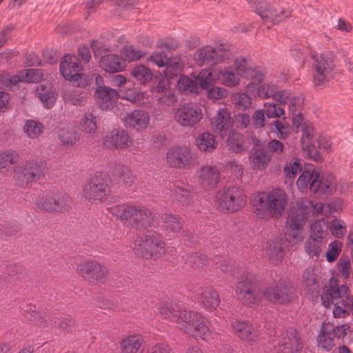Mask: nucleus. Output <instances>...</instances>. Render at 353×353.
Instances as JSON below:
<instances>
[{
	"label": "nucleus",
	"mask_w": 353,
	"mask_h": 353,
	"mask_svg": "<svg viewBox=\"0 0 353 353\" xmlns=\"http://www.w3.org/2000/svg\"><path fill=\"white\" fill-rule=\"evenodd\" d=\"M159 312L162 318L174 323L179 330L195 339L211 343L220 338V334L212 331L205 317L197 312L187 310L176 304H166L159 308Z\"/></svg>",
	"instance_id": "f257e3e1"
},
{
	"label": "nucleus",
	"mask_w": 353,
	"mask_h": 353,
	"mask_svg": "<svg viewBox=\"0 0 353 353\" xmlns=\"http://www.w3.org/2000/svg\"><path fill=\"white\" fill-rule=\"evenodd\" d=\"M288 204V194L281 188L259 192L252 200L254 212L256 216L261 219L281 216L284 214Z\"/></svg>",
	"instance_id": "f03ea898"
},
{
	"label": "nucleus",
	"mask_w": 353,
	"mask_h": 353,
	"mask_svg": "<svg viewBox=\"0 0 353 353\" xmlns=\"http://www.w3.org/2000/svg\"><path fill=\"white\" fill-rule=\"evenodd\" d=\"M219 78L223 85L232 88L237 86L242 78L261 82L263 80V74L245 59L239 57L235 60L232 66L221 68L219 70Z\"/></svg>",
	"instance_id": "7ed1b4c3"
},
{
	"label": "nucleus",
	"mask_w": 353,
	"mask_h": 353,
	"mask_svg": "<svg viewBox=\"0 0 353 353\" xmlns=\"http://www.w3.org/2000/svg\"><path fill=\"white\" fill-rule=\"evenodd\" d=\"M110 211L124 224H130L137 229L146 228L152 224L151 212L144 206L117 205L112 207Z\"/></svg>",
	"instance_id": "20e7f679"
},
{
	"label": "nucleus",
	"mask_w": 353,
	"mask_h": 353,
	"mask_svg": "<svg viewBox=\"0 0 353 353\" xmlns=\"http://www.w3.org/2000/svg\"><path fill=\"white\" fill-rule=\"evenodd\" d=\"M110 179L108 174L97 172L91 175L83 188V198L92 203L105 201L111 192Z\"/></svg>",
	"instance_id": "39448f33"
},
{
	"label": "nucleus",
	"mask_w": 353,
	"mask_h": 353,
	"mask_svg": "<svg viewBox=\"0 0 353 353\" xmlns=\"http://www.w3.org/2000/svg\"><path fill=\"white\" fill-rule=\"evenodd\" d=\"M308 218L307 208L298 204L292 209L285 225L286 240L292 243H297L303 240V228Z\"/></svg>",
	"instance_id": "423d86ee"
},
{
	"label": "nucleus",
	"mask_w": 353,
	"mask_h": 353,
	"mask_svg": "<svg viewBox=\"0 0 353 353\" xmlns=\"http://www.w3.org/2000/svg\"><path fill=\"white\" fill-rule=\"evenodd\" d=\"M215 202L221 210L234 212L245 205L247 196L239 187L230 186L218 191Z\"/></svg>",
	"instance_id": "0eeeda50"
},
{
	"label": "nucleus",
	"mask_w": 353,
	"mask_h": 353,
	"mask_svg": "<svg viewBox=\"0 0 353 353\" xmlns=\"http://www.w3.org/2000/svg\"><path fill=\"white\" fill-rule=\"evenodd\" d=\"M263 296L270 302L284 305L296 298V290L291 282L280 279L269 284L263 290Z\"/></svg>",
	"instance_id": "6e6552de"
},
{
	"label": "nucleus",
	"mask_w": 353,
	"mask_h": 353,
	"mask_svg": "<svg viewBox=\"0 0 353 353\" xmlns=\"http://www.w3.org/2000/svg\"><path fill=\"white\" fill-rule=\"evenodd\" d=\"M134 249L144 258L157 259L165 253V243L156 232H150L137 239Z\"/></svg>",
	"instance_id": "1a4fd4ad"
},
{
	"label": "nucleus",
	"mask_w": 353,
	"mask_h": 353,
	"mask_svg": "<svg viewBox=\"0 0 353 353\" xmlns=\"http://www.w3.org/2000/svg\"><path fill=\"white\" fill-rule=\"evenodd\" d=\"M249 3L265 23L276 25L291 15L288 9H276L263 0H248Z\"/></svg>",
	"instance_id": "9d476101"
},
{
	"label": "nucleus",
	"mask_w": 353,
	"mask_h": 353,
	"mask_svg": "<svg viewBox=\"0 0 353 353\" xmlns=\"http://www.w3.org/2000/svg\"><path fill=\"white\" fill-rule=\"evenodd\" d=\"M46 164L41 161H27L14 170V178L20 185L35 183L44 176Z\"/></svg>",
	"instance_id": "9b49d317"
},
{
	"label": "nucleus",
	"mask_w": 353,
	"mask_h": 353,
	"mask_svg": "<svg viewBox=\"0 0 353 353\" xmlns=\"http://www.w3.org/2000/svg\"><path fill=\"white\" fill-rule=\"evenodd\" d=\"M231 52L221 44L216 47L205 46L199 49L194 55L197 65L201 66L208 63H216L229 60Z\"/></svg>",
	"instance_id": "f8f14e48"
},
{
	"label": "nucleus",
	"mask_w": 353,
	"mask_h": 353,
	"mask_svg": "<svg viewBox=\"0 0 353 353\" xmlns=\"http://www.w3.org/2000/svg\"><path fill=\"white\" fill-rule=\"evenodd\" d=\"M70 203L71 201L65 194L52 192L43 193L37 202L38 208L50 212L68 211Z\"/></svg>",
	"instance_id": "ddd939ff"
},
{
	"label": "nucleus",
	"mask_w": 353,
	"mask_h": 353,
	"mask_svg": "<svg viewBox=\"0 0 353 353\" xmlns=\"http://www.w3.org/2000/svg\"><path fill=\"white\" fill-rule=\"evenodd\" d=\"M77 273L90 282L103 283L108 276V268L95 261H81L77 266Z\"/></svg>",
	"instance_id": "4468645a"
},
{
	"label": "nucleus",
	"mask_w": 353,
	"mask_h": 353,
	"mask_svg": "<svg viewBox=\"0 0 353 353\" xmlns=\"http://www.w3.org/2000/svg\"><path fill=\"white\" fill-rule=\"evenodd\" d=\"M298 172H301L296 181L298 188L301 191H305L307 189L310 190L311 184L314 178L317 176L319 172L312 168H308L302 170L300 163L297 161L287 164L284 167L285 176L290 179H294Z\"/></svg>",
	"instance_id": "2eb2a0df"
},
{
	"label": "nucleus",
	"mask_w": 353,
	"mask_h": 353,
	"mask_svg": "<svg viewBox=\"0 0 353 353\" xmlns=\"http://www.w3.org/2000/svg\"><path fill=\"white\" fill-rule=\"evenodd\" d=\"M175 121L182 127H192L203 118L201 108L195 103H186L174 112Z\"/></svg>",
	"instance_id": "dca6fc26"
},
{
	"label": "nucleus",
	"mask_w": 353,
	"mask_h": 353,
	"mask_svg": "<svg viewBox=\"0 0 353 353\" xmlns=\"http://www.w3.org/2000/svg\"><path fill=\"white\" fill-rule=\"evenodd\" d=\"M257 290L258 286L255 277L248 273L236 283L235 294L237 299L243 304L251 305L256 303Z\"/></svg>",
	"instance_id": "f3484780"
},
{
	"label": "nucleus",
	"mask_w": 353,
	"mask_h": 353,
	"mask_svg": "<svg viewBox=\"0 0 353 353\" xmlns=\"http://www.w3.org/2000/svg\"><path fill=\"white\" fill-rule=\"evenodd\" d=\"M276 350L279 353H300L302 345L296 330L289 328L281 332Z\"/></svg>",
	"instance_id": "a211bd4d"
},
{
	"label": "nucleus",
	"mask_w": 353,
	"mask_h": 353,
	"mask_svg": "<svg viewBox=\"0 0 353 353\" xmlns=\"http://www.w3.org/2000/svg\"><path fill=\"white\" fill-rule=\"evenodd\" d=\"M316 62L313 81L316 86L323 85L332 77L334 64L332 59L325 54L316 59Z\"/></svg>",
	"instance_id": "6ab92c4d"
},
{
	"label": "nucleus",
	"mask_w": 353,
	"mask_h": 353,
	"mask_svg": "<svg viewBox=\"0 0 353 353\" xmlns=\"http://www.w3.org/2000/svg\"><path fill=\"white\" fill-rule=\"evenodd\" d=\"M292 124L297 130L302 132L301 143L303 150L312 154L314 147L313 145L314 129L310 124L304 122V119L300 112L292 115Z\"/></svg>",
	"instance_id": "aec40b11"
},
{
	"label": "nucleus",
	"mask_w": 353,
	"mask_h": 353,
	"mask_svg": "<svg viewBox=\"0 0 353 353\" xmlns=\"http://www.w3.org/2000/svg\"><path fill=\"white\" fill-rule=\"evenodd\" d=\"M59 68L63 77L70 81H78L83 74V68L76 56L65 55L61 61Z\"/></svg>",
	"instance_id": "412c9836"
},
{
	"label": "nucleus",
	"mask_w": 353,
	"mask_h": 353,
	"mask_svg": "<svg viewBox=\"0 0 353 353\" xmlns=\"http://www.w3.org/2000/svg\"><path fill=\"white\" fill-rule=\"evenodd\" d=\"M336 189V179L332 174H323L321 176L319 173L314 178L310 187V191L319 196L331 194Z\"/></svg>",
	"instance_id": "4be33fe9"
},
{
	"label": "nucleus",
	"mask_w": 353,
	"mask_h": 353,
	"mask_svg": "<svg viewBox=\"0 0 353 353\" xmlns=\"http://www.w3.org/2000/svg\"><path fill=\"white\" fill-rule=\"evenodd\" d=\"M126 128L136 131H142L147 128L150 123V116L148 112L141 110H134L127 113L122 119Z\"/></svg>",
	"instance_id": "5701e85b"
},
{
	"label": "nucleus",
	"mask_w": 353,
	"mask_h": 353,
	"mask_svg": "<svg viewBox=\"0 0 353 353\" xmlns=\"http://www.w3.org/2000/svg\"><path fill=\"white\" fill-rule=\"evenodd\" d=\"M130 143V137L123 129H113L103 138V145L110 149L126 148Z\"/></svg>",
	"instance_id": "b1692460"
},
{
	"label": "nucleus",
	"mask_w": 353,
	"mask_h": 353,
	"mask_svg": "<svg viewBox=\"0 0 353 353\" xmlns=\"http://www.w3.org/2000/svg\"><path fill=\"white\" fill-rule=\"evenodd\" d=\"M233 121L229 110L226 108L219 109L216 114L212 119L211 124L214 131L222 137L227 135L232 125Z\"/></svg>",
	"instance_id": "393cba45"
},
{
	"label": "nucleus",
	"mask_w": 353,
	"mask_h": 353,
	"mask_svg": "<svg viewBox=\"0 0 353 353\" xmlns=\"http://www.w3.org/2000/svg\"><path fill=\"white\" fill-rule=\"evenodd\" d=\"M198 181L204 188L216 187L220 181V172L215 165H206L200 169Z\"/></svg>",
	"instance_id": "a878e982"
},
{
	"label": "nucleus",
	"mask_w": 353,
	"mask_h": 353,
	"mask_svg": "<svg viewBox=\"0 0 353 353\" xmlns=\"http://www.w3.org/2000/svg\"><path fill=\"white\" fill-rule=\"evenodd\" d=\"M334 324L323 323L317 336V345L319 348L330 351L335 345Z\"/></svg>",
	"instance_id": "bb28decb"
},
{
	"label": "nucleus",
	"mask_w": 353,
	"mask_h": 353,
	"mask_svg": "<svg viewBox=\"0 0 353 353\" xmlns=\"http://www.w3.org/2000/svg\"><path fill=\"white\" fill-rule=\"evenodd\" d=\"M95 97L102 109H108L116 102L118 92L109 87L99 85L95 91Z\"/></svg>",
	"instance_id": "cd10ccee"
},
{
	"label": "nucleus",
	"mask_w": 353,
	"mask_h": 353,
	"mask_svg": "<svg viewBox=\"0 0 353 353\" xmlns=\"http://www.w3.org/2000/svg\"><path fill=\"white\" fill-rule=\"evenodd\" d=\"M198 301L201 307L206 311L212 312L216 309L221 303L219 295L212 288H205L202 290Z\"/></svg>",
	"instance_id": "c85d7f7f"
},
{
	"label": "nucleus",
	"mask_w": 353,
	"mask_h": 353,
	"mask_svg": "<svg viewBox=\"0 0 353 353\" xmlns=\"http://www.w3.org/2000/svg\"><path fill=\"white\" fill-rule=\"evenodd\" d=\"M232 326L241 339L247 341L251 344L258 336L257 332L248 321L236 320L232 322Z\"/></svg>",
	"instance_id": "c756f323"
},
{
	"label": "nucleus",
	"mask_w": 353,
	"mask_h": 353,
	"mask_svg": "<svg viewBox=\"0 0 353 353\" xmlns=\"http://www.w3.org/2000/svg\"><path fill=\"white\" fill-rule=\"evenodd\" d=\"M143 337L132 334L124 337L119 343L120 353H139L143 345Z\"/></svg>",
	"instance_id": "7c9ffc66"
},
{
	"label": "nucleus",
	"mask_w": 353,
	"mask_h": 353,
	"mask_svg": "<svg viewBox=\"0 0 353 353\" xmlns=\"http://www.w3.org/2000/svg\"><path fill=\"white\" fill-rule=\"evenodd\" d=\"M318 269L308 268L305 269L303 274L302 285L307 293H318L320 288Z\"/></svg>",
	"instance_id": "2f4dec72"
},
{
	"label": "nucleus",
	"mask_w": 353,
	"mask_h": 353,
	"mask_svg": "<svg viewBox=\"0 0 353 353\" xmlns=\"http://www.w3.org/2000/svg\"><path fill=\"white\" fill-rule=\"evenodd\" d=\"M99 65L108 72H117L124 68V63L118 55L112 54L102 56Z\"/></svg>",
	"instance_id": "473e14b6"
},
{
	"label": "nucleus",
	"mask_w": 353,
	"mask_h": 353,
	"mask_svg": "<svg viewBox=\"0 0 353 353\" xmlns=\"http://www.w3.org/2000/svg\"><path fill=\"white\" fill-rule=\"evenodd\" d=\"M197 148L202 152H212L216 147V137L210 132L200 134L195 140Z\"/></svg>",
	"instance_id": "72a5a7b5"
},
{
	"label": "nucleus",
	"mask_w": 353,
	"mask_h": 353,
	"mask_svg": "<svg viewBox=\"0 0 353 353\" xmlns=\"http://www.w3.org/2000/svg\"><path fill=\"white\" fill-rule=\"evenodd\" d=\"M325 244L323 240L318 238L309 237L305 242V251L307 255L317 260L320 256Z\"/></svg>",
	"instance_id": "f704fd0d"
},
{
	"label": "nucleus",
	"mask_w": 353,
	"mask_h": 353,
	"mask_svg": "<svg viewBox=\"0 0 353 353\" xmlns=\"http://www.w3.org/2000/svg\"><path fill=\"white\" fill-rule=\"evenodd\" d=\"M37 94L46 108H51L56 101V96L52 87L49 85H41L37 89Z\"/></svg>",
	"instance_id": "c9c22d12"
},
{
	"label": "nucleus",
	"mask_w": 353,
	"mask_h": 353,
	"mask_svg": "<svg viewBox=\"0 0 353 353\" xmlns=\"http://www.w3.org/2000/svg\"><path fill=\"white\" fill-rule=\"evenodd\" d=\"M201 90H208L214 85L219 78L214 72L209 69H203L195 77Z\"/></svg>",
	"instance_id": "e433bc0d"
},
{
	"label": "nucleus",
	"mask_w": 353,
	"mask_h": 353,
	"mask_svg": "<svg viewBox=\"0 0 353 353\" xmlns=\"http://www.w3.org/2000/svg\"><path fill=\"white\" fill-rule=\"evenodd\" d=\"M63 98L68 103L83 105L86 101L87 94L78 89L65 90L63 92Z\"/></svg>",
	"instance_id": "4c0bfd02"
},
{
	"label": "nucleus",
	"mask_w": 353,
	"mask_h": 353,
	"mask_svg": "<svg viewBox=\"0 0 353 353\" xmlns=\"http://www.w3.org/2000/svg\"><path fill=\"white\" fill-rule=\"evenodd\" d=\"M43 78V72L40 69H24L14 77L15 81L39 82Z\"/></svg>",
	"instance_id": "58836bf2"
},
{
	"label": "nucleus",
	"mask_w": 353,
	"mask_h": 353,
	"mask_svg": "<svg viewBox=\"0 0 353 353\" xmlns=\"http://www.w3.org/2000/svg\"><path fill=\"white\" fill-rule=\"evenodd\" d=\"M310 237L318 238L323 241L328 234L329 223L325 219H319L312 223Z\"/></svg>",
	"instance_id": "ea45409f"
},
{
	"label": "nucleus",
	"mask_w": 353,
	"mask_h": 353,
	"mask_svg": "<svg viewBox=\"0 0 353 353\" xmlns=\"http://www.w3.org/2000/svg\"><path fill=\"white\" fill-rule=\"evenodd\" d=\"M177 88L185 94H198L199 85L196 82L187 76H181L177 81Z\"/></svg>",
	"instance_id": "a19ab883"
},
{
	"label": "nucleus",
	"mask_w": 353,
	"mask_h": 353,
	"mask_svg": "<svg viewBox=\"0 0 353 353\" xmlns=\"http://www.w3.org/2000/svg\"><path fill=\"white\" fill-rule=\"evenodd\" d=\"M131 75L141 83H146L152 77L150 70L142 65L134 67L131 70Z\"/></svg>",
	"instance_id": "79ce46f5"
},
{
	"label": "nucleus",
	"mask_w": 353,
	"mask_h": 353,
	"mask_svg": "<svg viewBox=\"0 0 353 353\" xmlns=\"http://www.w3.org/2000/svg\"><path fill=\"white\" fill-rule=\"evenodd\" d=\"M167 161L170 166L185 168L194 163L193 156H167Z\"/></svg>",
	"instance_id": "37998d69"
},
{
	"label": "nucleus",
	"mask_w": 353,
	"mask_h": 353,
	"mask_svg": "<svg viewBox=\"0 0 353 353\" xmlns=\"http://www.w3.org/2000/svg\"><path fill=\"white\" fill-rule=\"evenodd\" d=\"M228 146L232 152L241 153L243 152V136L236 132H232L229 134L228 139Z\"/></svg>",
	"instance_id": "c03bdc74"
},
{
	"label": "nucleus",
	"mask_w": 353,
	"mask_h": 353,
	"mask_svg": "<svg viewBox=\"0 0 353 353\" xmlns=\"http://www.w3.org/2000/svg\"><path fill=\"white\" fill-rule=\"evenodd\" d=\"M166 65L165 75L167 78H172L181 71L183 63L180 58L175 57L173 59H168Z\"/></svg>",
	"instance_id": "a18cd8bd"
},
{
	"label": "nucleus",
	"mask_w": 353,
	"mask_h": 353,
	"mask_svg": "<svg viewBox=\"0 0 353 353\" xmlns=\"http://www.w3.org/2000/svg\"><path fill=\"white\" fill-rule=\"evenodd\" d=\"M163 227L168 232H179L182 228V223L173 215H165Z\"/></svg>",
	"instance_id": "49530a36"
},
{
	"label": "nucleus",
	"mask_w": 353,
	"mask_h": 353,
	"mask_svg": "<svg viewBox=\"0 0 353 353\" xmlns=\"http://www.w3.org/2000/svg\"><path fill=\"white\" fill-rule=\"evenodd\" d=\"M59 139L63 144L72 145L78 140V134L73 130L63 128L59 132Z\"/></svg>",
	"instance_id": "de8ad7c7"
},
{
	"label": "nucleus",
	"mask_w": 353,
	"mask_h": 353,
	"mask_svg": "<svg viewBox=\"0 0 353 353\" xmlns=\"http://www.w3.org/2000/svg\"><path fill=\"white\" fill-rule=\"evenodd\" d=\"M233 103L240 109L246 110L252 105L251 98L245 93L236 92L232 96Z\"/></svg>",
	"instance_id": "09e8293b"
},
{
	"label": "nucleus",
	"mask_w": 353,
	"mask_h": 353,
	"mask_svg": "<svg viewBox=\"0 0 353 353\" xmlns=\"http://www.w3.org/2000/svg\"><path fill=\"white\" fill-rule=\"evenodd\" d=\"M277 87L272 83H264L258 88L257 96L261 99L274 98Z\"/></svg>",
	"instance_id": "8fccbe9b"
},
{
	"label": "nucleus",
	"mask_w": 353,
	"mask_h": 353,
	"mask_svg": "<svg viewBox=\"0 0 353 353\" xmlns=\"http://www.w3.org/2000/svg\"><path fill=\"white\" fill-rule=\"evenodd\" d=\"M43 125L41 123L32 120L28 121L24 125V131L30 138L39 136L41 133Z\"/></svg>",
	"instance_id": "3c124183"
},
{
	"label": "nucleus",
	"mask_w": 353,
	"mask_h": 353,
	"mask_svg": "<svg viewBox=\"0 0 353 353\" xmlns=\"http://www.w3.org/2000/svg\"><path fill=\"white\" fill-rule=\"evenodd\" d=\"M342 244L339 241H334L329 245V248L326 252V259L329 263L334 262L341 252Z\"/></svg>",
	"instance_id": "603ef678"
},
{
	"label": "nucleus",
	"mask_w": 353,
	"mask_h": 353,
	"mask_svg": "<svg viewBox=\"0 0 353 353\" xmlns=\"http://www.w3.org/2000/svg\"><path fill=\"white\" fill-rule=\"evenodd\" d=\"M81 125L82 130L86 133L95 132L97 128L96 117L92 114H85L81 119Z\"/></svg>",
	"instance_id": "864d4df0"
},
{
	"label": "nucleus",
	"mask_w": 353,
	"mask_h": 353,
	"mask_svg": "<svg viewBox=\"0 0 353 353\" xmlns=\"http://www.w3.org/2000/svg\"><path fill=\"white\" fill-rule=\"evenodd\" d=\"M268 254L271 261L274 263H278L281 261L284 256V250L281 248L279 243H274L273 245H270Z\"/></svg>",
	"instance_id": "5fc2aeb1"
},
{
	"label": "nucleus",
	"mask_w": 353,
	"mask_h": 353,
	"mask_svg": "<svg viewBox=\"0 0 353 353\" xmlns=\"http://www.w3.org/2000/svg\"><path fill=\"white\" fill-rule=\"evenodd\" d=\"M264 108L266 116L268 118H279L285 114V110L283 108L279 107L274 103H264Z\"/></svg>",
	"instance_id": "6e6d98bb"
},
{
	"label": "nucleus",
	"mask_w": 353,
	"mask_h": 353,
	"mask_svg": "<svg viewBox=\"0 0 353 353\" xmlns=\"http://www.w3.org/2000/svg\"><path fill=\"white\" fill-rule=\"evenodd\" d=\"M346 225L343 221L334 219L331 223L330 232L337 238L343 237L346 233Z\"/></svg>",
	"instance_id": "4d7b16f0"
},
{
	"label": "nucleus",
	"mask_w": 353,
	"mask_h": 353,
	"mask_svg": "<svg viewBox=\"0 0 353 353\" xmlns=\"http://www.w3.org/2000/svg\"><path fill=\"white\" fill-rule=\"evenodd\" d=\"M121 53L124 59L128 61H134L143 56V53L136 50L133 46H126L121 50Z\"/></svg>",
	"instance_id": "13d9d810"
},
{
	"label": "nucleus",
	"mask_w": 353,
	"mask_h": 353,
	"mask_svg": "<svg viewBox=\"0 0 353 353\" xmlns=\"http://www.w3.org/2000/svg\"><path fill=\"white\" fill-rule=\"evenodd\" d=\"M208 97L214 101L225 98L228 96V91L223 87H212L208 90Z\"/></svg>",
	"instance_id": "bf43d9fd"
},
{
	"label": "nucleus",
	"mask_w": 353,
	"mask_h": 353,
	"mask_svg": "<svg viewBox=\"0 0 353 353\" xmlns=\"http://www.w3.org/2000/svg\"><path fill=\"white\" fill-rule=\"evenodd\" d=\"M250 161L254 169L262 170L270 161V156H250Z\"/></svg>",
	"instance_id": "052dcab7"
},
{
	"label": "nucleus",
	"mask_w": 353,
	"mask_h": 353,
	"mask_svg": "<svg viewBox=\"0 0 353 353\" xmlns=\"http://www.w3.org/2000/svg\"><path fill=\"white\" fill-rule=\"evenodd\" d=\"M303 103V99L301 97H295L292 95L288 102V110L292 115H294L299 112V110Z\"/></svg>",
	"instance_id": "680f3d73"
},
{
	"label": "nucleus",
	"mask_w": 353,
	"mask_h": 353,
	"mask_svg": "<svg viewBox=\"0 0 353 353\" xmlns=\"http://www.w3.org/2000/svg\"><path fill=\"white\" fill-rule=\"evenodd\" d=\"M312 208L315 214H321L327 216L333 212L330 203L324 205L321 202H317L312 204Z\"/></svg>",
	"instance_id": "e2e57ef3"
},
{
	"label": "nucleus",
	"mask_w": 353,
	"mask_h": 353,
	"mask_svg": "<svg viewBox=\"0 0 353 353\" xmlns=\"http://www.w3.org/2000/svg\"><path fill=\"white\" fill-rule=\"evenodd\" d=\"M119 180L126 186H131L134 182V176L132 172L122 168L119 172Z\"/></svg>",
	"instance_id": "0e129e2a"
},
{
	"label": "nucleus",
	"mask_w": 353,
	"mask_h": 353,
	"mask_svg": "<svg viewBox=\"0 0 353 353\" xmlns=\"http://www.w3.org/2000/svg\"><path fill=\"white\" fill-rule=\"evenodd\" d=\"M292 94L290 91L283 90H279L278 88L274 94V100L279 103L280 104H287L292 97Z\"/></svg>",
	"instance_id": "69168bd1"
},
{
	"label": "nucleus",
	"mask_w": 353,
	"mask_h": 353,
	"mask_svg": "<svg viewBox=\"0 0 353 353\" xmlns=\"http://www.w3.org/2000/svg\"><path fill=\"white\" fill-rule=\"evenodd\" d=\"M253 127L256 129L261 128L265 125V112L263 110L254 111L252 115Z\"/></svg>",
	"instance_id": "338daca9"
},
{
	"label": "nucleus",
	"mask_w": 353,
	"mask_h": 353,
	"mask_svg": "<svg viewBox=\"0 0 353 353\" xmlns=\"http://www.w3.org/2000/svg\"><path fill=\"white\" fill-rule=\"evenodd\" d=\"M351 262L348 257H341L339 263V270L341 275L344 279H347L350 276V269Z\"/></svg>",
	"instance_id": "774afa93"
}]
</instances>
